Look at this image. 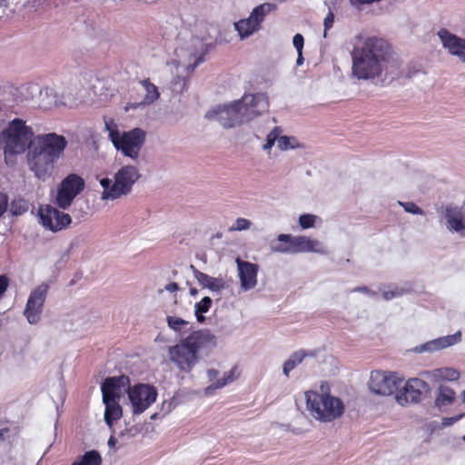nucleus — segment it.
I'll return each instance as SVG.
<instances>
[{"label": "nucleus", "mask_w": 465, "mask_h": 465, "mask_svg": "<svg viewBox=\"0 0 465 465\" xmlns=\"http://www.w3.org/2000/svg\"><path fill=\"white\" fill-rule=\"evenodd\" d=\"M115 442H116V440L114 439V436H111V437H110V439H109V440H108V445H109L110 447L114 446Z\"/></svg>", "instance_id": "nucleus-52"}, {"label": "nucleus", "mask_w": 465, "mask_h": 465, "mask_svg": "<svg viewBox=\"0 0 465 465\" xmlns=\"http://www.w3.org/2000/svg\"><path fill=\"white\" fill-rule=\"evenodd\" d=\"M236 101L244 122H251L269 110L268 96L262 93L244 94Z\"/></svg>", "instance_id": "nucleus-11"}, {"label": "nucleus", "mask_w": 465, "mask_h": 465, "mask_svg": "<svg viewBox=\"0 0 465 465\" xmlns=\"http://www.w3.org/2000/svg\"><path fill=\"white\" fill-rule=\"evenodd\" d=\"M240 375L241 370L237 365L223 373L213 368L208 369L205 373V396L213 394L218 390L232 383Z\"/></svg>", "instance_id": "nucleus-15"}, {"label": "nucleus", "mask_w": 465, "mask_h": 465, "mask_svg": "<svg viewBox=\"0 0 465 465\" xmlns=\"http://www.w3.org/2000/svg\"><path fill=\"white\" fill-rule=\"evenodd\" d=\"M353 292H362V293L371 296V297H375L377 295V293L375 292L369 290L367 287H358V288H355L353 290Z\"/></svg>", "instance_id": "nucleus-48"}, {"label": "nucleus", "mask_w": 465, "mask_h": 465, "mask_svg": "<svg viewBox=\"0 0 465 465\" xmlns=\"http://www.w3.org/2000/svg\"><path fill=\"white\" fill-rule=\"evenodd\" d=\"M281 134H282V130L280 127H274L266 136V143L262 146L263 150L270 151L275 143L278 146Z\"/></svg>", "instance_id": "nucleus-34"}, {"label": "nucleus", "mask_w": 465, "mask_h": 465, "mask_svg": "<svg viewBox=\"0 0 465 465\" xmlns=\"http://www.w3.org/2000/svg\"><path fill=\"white\" fill-rule=\"evenodd\" d=\"M430 391V386L428 382L420 378H411L397 391L395 399L400 405L404 406L420 401Z\"/></svg>", "instance_id": "nucleus-13"}, {"label": "nucleus", "mask_w": 465, "mask_h": 465, "mask_svg": "<svg viewBox=\"0 0 465 465\" xmlns=\"http://www.w3.org/2000/svg\"><path fill=\"white\" fill-rule=\"evenodd\" d=\"M34 131L20 118L9 122L0 134V143L5 156L23 153L32 146Z\"/></svg>", "instance_id": "nucleus-3"}, {"label": "nucleus", "mask_w": 465, "mask_h": 465, "mask_svg": "<svg viewBox=\"0 0 465 465\" xmlns=\"http://www.w3.org/2000/svg\"><path fill=\"white\" fill-rule=\"evenodd\" d=\"M146 132L139 127L123 133H113L112 143L124 156L136 160L145 143Z\"/></svg>", "instance_id": "nucleus-6"}, {"label": "nucleus", "mask_w": 465, "mask_h": 465, "mask_svg": "<svg viewBox=\"0 0 465 465\" xmlns=\"http://www.w3.org/2000/svg\"><path fill=\"white\" fill-rule=\"evenodd\" d=\"M223 287L224 282L223 279L212 278L205 275V288H208L213 292H219Z\"/></svg>", "instance_id": "nucleus-38"}, {"label": "nucleus", "mask_w": 465, "mask_h": 465, "mask_svg": "<svg viewBox=\"0 0 465 465\" xmlns=\"http://www.w3.org/2000/svg\"><path fill=\"white\" fill-rule=\"evenodd\" d=\"M206 116L216 119L224 128H233L244 122L236 100L229 104L217 105L210 110Z\"/></svg>", "instance_id": "nucleus-14"}, {"label": "nucleus", "mask_w": 465, "mask_h": 465, "mask_svg": "<svg viewBox=\"0 0 465 465\" xmlns=\"http://www.w3.org/2000/svg\"><path fill=\"white\" fill-rule=\"evenodd\" d=\"M203 345V331H193L180 343L169 347L168 355L181 371H189L197 362V353Z\"/></svg>", "instance_id": "nucleus-4"}, {"label": "nucleus", "mask_w": 465, "mask_h": 465, "mask_svg": "<svg viewBox=\"0 0 465 465\" xmlns=\"http://www.w3.org/2000/svg\"><path fill=\"white\" fill-rule=\"evenodd\" d=\"M7 209V198L4 194H0V217L5 213Z\"/></svg>", "instance_id": "nucleus-47"}, {"label": "nucleus", "mask_w": 465, "mask_h": 465, "mask_svg": "<svg viewBox=\"0 0 465 465\" xmlns=\"http://www.w3.org/2000/svg\"><path fill=\"white\" fill-rule=\"evenodd\" d=\"M85 186L83 177L76 173H70L64 177L57 187V193L54 203L61 209L69 208Z\"/></svg>", "instance_id": "nucleus-8"}, {"label": "nucleus", "mask_w": 465, "mask_h": 465, "mask_svg": "<svg viewBox=\"0 0 465 465\" xmlns=\"http://www.w3.org/2000/svg\"><path fill=\"white\" fill-rule=\"evenodd\" d=\"M421 375L433 382L456 381L460 379V372L453 367H440L424 371Z\"/></svg>", "instance_id": "nucleus-25"}, {"label": "nucleus", "mask_w": 465, "mask_h": 465, "mask_svg": "<svg viewBox=\"0 0 465 465\" xmlns=\"http://www.w3.org/2000/svg\"><path fill=\"white\" fill-rule=\"evenodd\" d=\"M443 220L450 232L465 237V213L461 206L447 205L443 210Z\"/></svg>", "instance_id": "nucleus-21"}, {"label": "nucleus", "mask_w": 465, "mask_h": 465, "mask_svg": "<svg viewBox=\"0 0 465 465\" xmlns=\"http://www.w3.org/2000/svg\"><path fill=\"white\" fill-rule=\"evenodd\" d=\"M443 48L460 62L465 63V38H461L446 28L437 32Z\"/></svg>", "instance_id": "nucleus-20"}, {"label": "nucleus", "mask_w": 465, "mask_h": 465, "mask_svg": "<svg viewBox=\"0 0 465 465\" xmlns=\"http://www.w3.org/2000/svg\"><path fill=\"white\" fill-rule=\"evenodd\" d=\"M32 146L58 160L64 154L67 141L63 135L49 133L35 136Z\"/></svg>", "instance_id": "nucleus-16"}, {"label": "nucleus", "mask_w": 465, "mask_h": 465, "mask_svg": "<svg viewBox=\"0 0 465 465\" xmlns=\"http://www.w3.org/2000/svg\"><path fill=\"white\" fill-rule=\"evenodd\" d=\"M300 147L298 140L293 136H287L280 134L278 148L281 151H287L291 149H296Z\"/></svg>", "instance_id": "nucleus-33"}, {"label": "nucleus", "mask_w": 465, "mask_h": 465, "mask_svg": "<svg viewBox=\"0 0 465 465\" xmlns=\"http://www.w3.org/2000/svg\"><path fill=\"white\" fill-rule=\"evenodd\" d=\"M103 460L99 451L95 450L86 451L79 460L72 463V465H102Z\"/></svg>", "instance_id": "nucleus-30"}, {"label": "nucleus", "mask_w": 465, "mask_h": 465, "mask_svg": "<svg viewBox=\"0 0 465 465\" xmlns=\"http://www.w3.org/2000/svg\"><path fill=\"white\" fill-rule=\"evenodd\" d=\"M140 84H142L145 91V95L143 99L141 101V104H151L159 98L160 93L158 91L157 86L151 83L149 79L142 80Z\"/></svg>", "instance_id": "nucleus-29"}, {"label": "nucleus", "mask_w": 465, "mask_h": 465, "mask_svg": "<svg viewBox=\"0 0 465 465\" xmlns=\"http://www.w3.org/2000/svg\"><path fill=\"white\" fill-rule=\"evenodd\" d=\"M164 289L170 292H173L178 290V284L176 282H171L168 283Z\"/></svg>", "instance_id": "nucleus-49"}, {"label": "nucleus", "mask_w": 465, "mask_h": 465, "mask_svg": "<svg viewBox=\"0 0 465 465\" xmlns=\"http://www.w3.org/2000/svg\"><path fill=\"white\" fill-rule=\"evenodd\" d=\"M297 54H298V57L296 60V64H297V66H301L302 64H303V62H304L302 52H297Z\"/></svg>", "instance_id": "nucleus-50"}, {"label": "nucleus", "mask_w": 465, "mask_h": 465, "mask_svg": "<svg viewBox=\"0 0 465 465\" xmlns=\"http://www.w3.org/2000/svg\"><path fill=\"white\" fill-rule=\"evenodd\" d=\"M462 440L465 441V434L462 437Z\"/></svg>", "instance_id": "nucleus-57"}, {"label": "nucleus", "mask_w": 465, "mask_h": 465, "mask_svg": "<svg viewBox=\"0 0 465 465\" xmlns=\"http://www.w3.org/2000/svg\"><path fill=\"white\" fill-rule=\"evenodd\" d=\"M461 331H458L453 334L439 337L416 346L413 351L417 353H433L458 344L461 341Z\"/></svg>", "instance_id": "nucleus-23"}, {"label": "nucleus", "mask_w": 465, "mask_h": 465, "mask_svg": "<svg viewBox=\"0 0 465 465\" xmlns=\"http://www.w3.org/2000/svg\"><path fill=\"white\" fill-rule=\"evenodd\" d=\"M351 74L358 80L386 84L401 74V63L390 44L379 37H366L351 51Z\"/></svg>", "instance_id": "nucleus-1"}, {"label": "nucleus", "mask_w": 465, "mask_h": 465, "mask_svg": "<svg viewBox=\"0 0 465 465\" xmlns=\"http://www.w3.org/2000/svg\"><path fill=\"white\" fill-rule=\"evenodd\" d=\"M120 399L103 400L105 405L104 421L109 427L123 417V408L119 403Z\"/></svg>", "instance_id": "nucleus-27"}, {"label": "nucleus", "mask_w": 465, "mask_h": 465, "mask_svg": "<svg viewBox=\"0 0 465 465\" xmlns=\"http://www.w3.org/2000/svg\"><path fill=\"white\" fill-rule=\"evenodd\" d=\"M195 316L199 322H203V299L195 304Z\"/></svg>", "instance_id": "nucleus-45"}, {"label": "nucleus", "mask_w": 465, "mask_h": 465, "mask_svg": "<svg viewBox=\"0 0 465 465\" xmlns=\"http://www.w3.org/2000/svg\"><path fill=\"white\" fill-rule=\"evenodd\" d=\"M463 401L465 402V391H463Z\"/></svg>", "instance_id": "nucleus-56"}, {"label": "nucleus", "mask_w": 465, "mask_h": 465, "mask_svg": "<svg viewBox=\"0 0 465 465\" xmlns=\"http://www.w3.org/2000/svg\"><path fill=\"white\" fill-rule=\"evenodd\" d=\"M403 378L397 372L373 371L369 381L370 390L378 395L389 396L396 392Z\"/></svg>", "instance_id": "nucleus-9"}, {"label": "nucleus", "mask_w": 465, "mask_h": 465, "mask_svg": "<svg viewBox=\"0 0 465 465\" xmlns=\"http://www.w3.org/2000/svg\"><path fill=\"white\" fill-rule=\"evenodd\" d=\"M253 223L249 219L238 217L229 227V232H242L252 229Z\"/></svg>", "instance_id": "nucleus-35"}, {"label": "nucleus", "mask_w": 465, "mask_h": 465, "mask_svg": "<svg viewBox=\"0 0 465 465\" xmlns=\"http://www.w3.org/2000/svg\"><path fill=\"white\" fill-rule=\"evenodd\" d=\"M48 289L47 284L42 283L31 292L24 311L29 323L35 324L40 321Z\"/></svg>", "instance_id": "nucleus-18"}, {"label": "nucleus", "mask_w": 465, "mask_h": 465, "mask_svg": "<svg viewBox=\"0 0 465 465\" xmlns=\"http://www.w3.org/2000/svg\"><path fill=\"white\" fill-rule=\"evenodd\" d=\"M58 160L31 146L27 153V162L31 171L43 181L50 178Z\"/></svg>", "instance_id": "nucleus-12"}, {"label": "nucleus", "mask_w": 465, "mask_h": 465, "mask_svg": "<svg viewBox=\"0 0 465 465\" xmlns=\"http://www.w3.org/2000/svg\"><path fill=\"white\" fill-rule=\"evenodd\" d=\"M126 386H130V379L126 375L106 378L101 385L103 400L120 399L121 391Z\"/></svg>", "instance_id": "nucleus-24"}, {"label": "nucleus", "mask_w": 465, "mask_h": 465, "mask_svg": "<svg viewBox=\"0 0 465 465\" xmlns=\"http://www.w3.org/2000/svg\"><path fill=\"white\" fill-rule=\"evenodd\" d=\"M9 286V278L5 274L0 275V299L7 291Z\"/></svg>", "instance_id": "nucleus-44"}, {"label": "nucleus", "mask_w": 465, "mask_h": 465, "mask_svg": "<svg viewBox=\"0 0 465 465\" xmlns=\"http://www.w3.org/2000/svg\"><path fill=\"white\" fill-rule=\"evenodd\" d=\"M104 127L108 132V138L112 142V134L113 133H121L118 129L117 124L114 122L113 118L104 117Z\"/></svg>", "instance_id": "nucleus-41"}, {"label": "nucleus", "mask_w": 465, "mask_h": 465, "mask_svg": "<svg viewBox=\"0 0 465 465\" xmlns=\"http://www.w3.org/2000/svg\"><path fill=\"white\" fill-rule=\"evenodd\" d=\"M126 392L134 414L145 411L156 401L158 395L154 386L144 383L129 386Z\"/></svg>", "instance_id": "nucleus-10"}, {"label": "nucleus", "mask_w": 465, "mask_h": 465, "mask_svg": "<svg viewBox=\"0 0 465 465\" xmlns=\"http://www.w3.org/2000/svg\"><path fill=\"white\" fill-rule=\"evenodd\" d=\"M138 169L134 165H124L114 174V182L109 178H104L100 183L104 189L103 199H117L128 194L133 185L139 179Z\"/></svg>", "instance_id": "nucleus-5"}, {"label": "nucleus", "mask_w": 465, "mask_h": 465, "mask_svg": "<svg viewBox=\"0 0 465 465\" xmlns=\"http://www.w3.org/2000/svg\"><path fill=\"white\" fill-rule=\"evenodd\" d=\"M282 239H288L291 241V248L285 249V251H289L292 254L295 253H302V252H314L322 255H325L328 253L326 246L320 241L311 238L305 235H297V236H282ZM281 251H284L282 249Z\"/></svg>", "instance_id": "nucleus-19"}, {"label": "nucleus", "mask_w": 465, "mask_h": 465, "mask_svg": "<svg viewBox=\"0 0 465 465\" xmlns=\"http://www.w3.org/2000/svg\"><path fill=\"white\" fill-rule=\"evenodd\" d=\"M407 291L399 286H390L388 290L382 291V297L386 301L392 300L406 293Z\"/></svg>", "instance_id": "nucleus-37"}, {"label": "nucleus", "mask_w": 465, "mask_h": 465, "mask_svg": "<svg viewBox=\"0 0 465 465\" xmlns=\"http://www.w3.org/2000/svg\"><path fill=\"white\" fill-rule=\"evenodd\" d=\"M205 350L207 348L215 347L217 344V338L214 335L205 332Z\"/></svg>", "instance_id": "nucleus-46"}, {"label": "nucleus", "mask_w": 465, "mask_h": 465, "mask_svg": "<svg viewBox=\"0 0 465 465\" xmlns=\"http://www.w3.org/2000/svg\"><path fill=\"white\" fill-rule=\"evenodd\" d=\"M223 234L221 232H217L214 236L211 238V242H213L214 239H221Z\"/></svg>", "instance_id": "nucleus-53"}, {"label": "nucleus", "mask_w": 465, "mask_h": 465, "mask_svg": "<svg viewBox=\"0 0 465 465\" xmlns=\"http://www.w3.org/2000/svg\"><path fill=\"white\" fill-rule=\"evenodd\" d=\"M322 223V219L315 214L304 213L299 217V225L302 229L306 230L315 227Z\"/></svg>", "instance_id": "nucleus-32"}, {"label": "nucleus", "mask_w": 465, "mask_h": 465, "mask_svg": "<svg viewBox=\"0 0 465 465\" xmlns=\"http://www.w3.org/2000/svg\"><path fill=\"white\" fill-rule=\"evenodd\" d=\"M202 58H203V55L201 54L197 60H196V64H199L201 61H202Z\"/></svg>", "instance_id": "nucleus-55"}, {"label": "nucleus", "mask_w": 465, "mask_h": 465, "mask_svg": "<svg viewBox=\"0 0 465 465\" xmlns=\"http://www.w3.org/2000/svg\"><path fill=\"white\" fill-rule=\"evenodd\" d=\"M38 213L42 225L54 232L67 228L72 223V218L68 213L61 212L51 205L40 207Z\"/></svg>", "instance_id": "nucleus-17"}, {"label": "nucleus", "mask_w": 465, "mask_h": 465, "mask_svg": "<svg viewBox=\"0 0 465 465\" xmlns=\"http://www.w3.org/2000/svg\"><path fill=\"white\" fill-rule=\"evenodd\" d=\"M334 14L331 10H329L328 14L326 15L324 20H323V37L326 38L328 36V32L331 30L334 24Z\"/></svg>", "instance_id": "nucleus-40"}, {"label": "nucleus", "mask_w": 465, "mask_h": 465, "mask_svg": "<svg viewBox=\"0 0 465 465\" xmlns=\"http://www.w3.org/2000/svg\"><path fill=\"white\" fill-rule=\"evenodd\" d=\"M204 302H205V312H206L208 311L209 307L211 306L212 300L209 297L205 296Z\"/></svg>", "instance_id": "nucleus-51"}, {"label": "nucleus", "mask_w": 465, "mask_h": 465, "mask_svg": "<svg viewBox=\"0 0 465 465\" xmlns=\"http://www.w3.org/2000/svg\"><path fill=\"white\" fill-rule=\"evenodd\" d=\"M235 262L237 264V274L240 280L241 290L247 292L255 288L258 283V265L250 262H244L240 258H237Z\"/></svg>", "instance_id": "nucleus-22"}, {"label": "nucleus", "mask_w": 465, "mask_h": 465, "mask_svg": "<svg viewBox=\"0 0 465 465\" xmlns=\"http://www.w3.org/2000/svg\"><path fill=\"white\" fill-rule=\"evenodd\" d=\"M399 205H401L406 213L423 215L424 212L420 209L416 203L413 202H398Z\"/></svg>", "instance_id": "nucleus-39"}, {"label": "nucleus", "mask_w": 465, "mask_h": 465, "mask_svg": "<svg viewBox=\"0 0 465 465\" xmlns=\"http://www.w3.org/2000/svg\"><path fill=\"white\" fill-rule=\"evenodd\" d=\"M190 292H191V293H192L193 295H194L195 293H197V291H196V289H194V288H192V289L190 290Z\"/></svg>", "instance_id": "nucleus-54"}, {"label": "nucleus", "mask_w": 465, "mask_h": 465, "mask_svg": "<svg viewBox=\"0 0 465 465\" xmlns=\"http://www.w3.org/2000/svg\"><path fill=\"white\" fill-rule=\"evenodd\" d=\"M166 322L168 327L176 332L182 331L183 328L189 324L188 322L183 320L182 318L170 315L166 317Z\"/></svg>", "instance_id": "nucleus-36"}, {"label": "nucleus", "mask_w": 465, "mask_h": 465, "mask_svg": "<svg viewBox=\"0 0 465 465\" xmlns=\"http://www.w3.org/2000/svg\"><path fill=\"white\" fill-rule=\"evenodd\" d=\"M463 416L464 414H460L454 417H445L441 420V425L443 427H450L459 421Z\"/></svg>", "instance_id": "nucleus-43"}, {"label": "nucleus", "mask_w": 465, "mask_h": 465, "mask_svg": "<svg viewBox=\"0 0 465 465\" xmlns=\"http://www.w3.org/2000/svg\"><path fill=\"white\" fill-rule=\"evenodd\" d=\"M282 236H292V234H287V233H281L277 236L276 240H274L273 242H272L271 243V249L272 252H279V253H290L292 254L291 252L289 251H280L282 249H290L291 248V241L288 240V239H282Z\"/></svg>", "instance_id": "nucleus-31"}, {"label": "nucleus", "mask_w": 465, "mask_h": 465, "mask_svg": "<svg viewBox=\"0 0 465 465\" xmlns=\"http://www.w3.org/2000/svg\"><path fill=\"white\" fill-rule=\"evenodd\" d=\"M307 356H313V353L302 350L293 352L283 363V374L289 378L291 371L300 365Z\"/></svg>", "instance_id": "nucleus-28"}, {"label": "nucleus", "mask_w": 465, "mask_h": 465, "mask_svg": "<svg viewBox=\"0 0 465 465\" xmlns=\"http://www.w3.org/2000/svg\"><path fill=\"white\" fill-rule=\"evenodd\" d=\"M292 44L297 52H302L304 45V38L301 34H296L293 36Z\"/></svg>", "instance_id": "nucleus-42"}, {"label": "nucleus", "mask_w": 465, "mask_h": 465, "mask_svg": "<svg viewBox=\"0 0 465 465\" xmlns=\"http://www.w3.org/2000/svg\"><path fill=\"white\" fill-rule=\"evenodd\" d=\"M456 400V392L450 386L440 385L435 392L434 405L440 411L451 406Z\"/></svg>", "instance_id": "nucleus-26"}, {"label": "nucleus", "mask_w": 465, "mask_h": 465, "mask_svg": "<svg viewBox=\"0 0 465 465\" xmlns=\"http://www.w3.org/2000/svg\"><path fill=\"white\" fill-rule=\"evenodd\" d=\"M276 9V5L271 3H263L252 9L247 18L234 23V28L242 40L246 39L258 32L265 17Z\"/></svg>", "instance_id": "nucleus-7"}, {"label": "nucleus", "mask_w": 465, "mask_h": 465, "mask_svg": "<svg viewBox=\"0 0 465 465\" xmlns=\"http://www.w3.org/2000/svg\"><path fill=\"white\" fill-rule=\"evenodd\" d=\"M307 391L304 393L306 410L315 420L330 423L342 417L345 405L341 399L323 391Z\"/></svg>", "instance_id": "nucleus-2"}]
</instances>
